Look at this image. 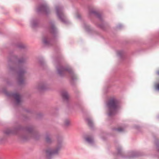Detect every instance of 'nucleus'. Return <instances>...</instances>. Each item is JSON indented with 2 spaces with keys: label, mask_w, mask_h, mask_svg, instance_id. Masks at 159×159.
I'll list each match as a JSON object with an SVG mask.
<instances>
[{
  "label": "nucleus",
  "mask_w": 159,
  "mask_h": 159,
  "mask_svg": "<svg viewBox=\"0 0 159 159\" xmlns=\"http://www.w3.org/2000/svg\"><path fill=\"white\" fill-rule=\"evenodd\" d=\"M107 114L111 116L115 114L117 110L119 109L117 100L115 97L112 98L107 103Z\"/></svg>",
  "instance_id": "nucleus-1"
},
{
  "label": "nucleus",
  "mask_w": 159,
  "mask_h": 159,
  "mask_svg": "<svg viewBox=\"0 0 159 159\" xmlns=\"http://www.w3.org/2000/svg\"><path fill=\"white\" fill-rule=\"evenodd\" d=\"M57 15L59 18L62 22H65V17L62 8L60 7L56 8Z\"/></svg>",
  "instance_id": "nucleus-2"
},
{
  "label": "nucleus",
  "mask_w": 159,
  "mask_h": 159,
  "mask_svg": "<svg viewBox=\"0 0 159 159\" xmlns=\"http://www.w3.org/2000/svg\"><path fill=\"white\" fill-rule=\"evenodd\" d=\"M61 148V146H60L57 147L54 150L49 149L47 151V152L48 154L49 155L57 154L60 150Z\"/></svg>",
  "instance_id": "nucleus-3"
},
{
  "label": "nucleus",
  "mask_w": 159,
  "mask_h": 159,
  "mask_svg": "<svg viewBox=\"0 0 159 159\" xmlns=\"http://www.w3.org/2000/svg\"><path fill=\"white\" fill-rule=\"evenodd\" d=\"M85 141L90 144H92L94 142L93 138L90 136H87L84 137Z\"/></svg>",
  "instance_id": "nucleus-4"
},
{
  "label": "nucleus",
  "mask_w": 159,
  "mask_h": 159,
  "mask_svg": "<svg viewBox=\"0 0 159 159\" xmlns=\"http://www.w3.org/2000/svg\"><path fill=\"white\" fill-rule=\"evenodd\" d=\"M13 97L15 99L17 104H19L20 102V95L17 93L13 94Z\"/></svg>",
  "instance_id": "nucleus-5"
},
{
  "label": "nucleus",
  "mask_w": 159,
  "mask_h": 159,
  "mask_svg": "<svg viewBox=\"0 0 159 159\" xmlns=\"http://www.w3.org/2000/svg\"><path fill=\"white\" fill-rule=\"evenodd\" d=\"M57 69L58 74L60 75H61L62 73L64 72L66 70H68V69H66L61 67H58Z\"/></svg>",
  "instance_id": "nucleus-6"
},
{
  "label": "nucleus",
  "mask_w": 159,
  "mask_h": 159,
  "mask_svg": "<svg viewBox=\"0 0 159 159\" xmlns=\"http://www.w3.org/2000/svg\"><path fill=\"white\" fill-rule=\"evenodd\" d=\"M62 96L63 98L66 99H67L69 97L68 93L66 91H63L61 93Z\"/></svg>",
  "instance_id": "nucleus-7"
},
{
  "label": "nucleus",
  "mask_w": 159,
  "mask_h": 159,
  "mask_svg": "<svg viewBox=\"0 0 159 159\" xmlns=\"http://www.w3.org/2000/svg\"><path fill=\"white\" fill-rule=\"evenodd\" d=\"M154 88L156 90L159 91V80L155 83Z\"/></svg>",
  "instance_id": "nucleus-8"
},
{
  "label": "nucleus",
  "mask_w": 159,
  "mask_h": 159,
  "mask_svg": "<svg viewBox=\"0 0 159 159\" xmlns=\"http://www.w3.org/2000/svg\"><path fill=\"white\" fill-rule=\"evenodd\" d=\"M43 41L45 44H47L49 43V39L48 37H44L43 39Z\"/></svg>",
  "instance_id": "nucleus-9"
},
{
  "label": "nucleus",
  "mask_w": 159,
  "mask_h": 159,
  "mask_svg": "<svg viewBox=\"0 0 159 159\" xmlns=\"http://www.w3.org/2000/svg\"><path fill=\"white\" fill-rule=\"evenodd\" d=\"M70 121L68 119H66L64 122V124L65 125L67 126L70 125Z\"/></svg>",
  "instance_id": "nucleus-10"
},
{
  "label": "nucleus",
  "mask_w": 159,
  "mask_h": 159,
  "mask_svg": "<svg viewBox=\"0 0 159 159\" xmlns=\"http://www.w3.org/2000/svg\"><path fill=\"white\" fill-rule=\"evenodd\" d=\"M46 86V84L44 83H41L39 85V88L41 89H44Z\"/></svg>",
  "instance_id": "nucleus-11"
},
{
  "label": "nucleus",
  "mask_w": 159,
  "mask_h": 159,
  "mask_svg": "<svg viewBox=\"0 0 159 159\" xmlns=\"http://www.w3.org/2000/svg\"><path fill=\"white\" fill-rule=\"evenodd\" d=\"M51 30H52V32H55L56 31V27H55V26H54V25H52V27H51Z\"/></svg>",
  "instance_id": "nucleus-12"
},
{
  "label": "nucleus",
  "mask_w": 159,
  "mask_h": 159,
  "mask_svg": "<svg viewBox=\"0 0 159 159\" xmlns=\"http://www.w3.org/2000/svg\"><path fill=\"white\" fill-rule=\"evenodd\" d=\"M47 9V8L45 7H44V6H43V7H41V10H43L46 12H47V11H46Z\"/></svg>",
  "instance_id": "nucleus-13"
},
{
  "label": "nucleus",
  "mask_w": 159,
  "mask_h": 159,
  "mask_svg": "<svg viewBox=\"0 0 159 159\" xmlns=\"http://www.w3.org/2000/svg\"><path fill=\"white\" fill-rule=\"evenodd\" d=\"M116 130L118 131V132H121L124 130V129L123 128H120L115 129Z\"/></svg>",
  "instance_id": "nucleus-14"
},
{
  "label": "nucleus",
  "mask_w": 159,
  "mask_h": 159,
  "mask_svg": "<svg viewBox=\"0 0 159 159\" xmlns=\"http://www.w3.org/2000/svg\"><path fill=\"white\" fill-rule=\"evenodd\" d=\"M123 52L122 51H118L117 52V54L118 56H120L121 54H122Z\"/></svg>",
  "instance_id": "nucleus-15"
},
{
  "label": "nucleus",
  "mask_w": 159,
  "mask_h": 159,
  "mask_svg": "<svg viewBox=\"0 0 159 159\" xmlns=\"http://www.w3.org/2000/svg\"><path fill=\"white\" fill-rule=\"evenodd\" d=\"M46 141L48 142H49L50 141V138L49 136H47L46 137Z\"/></svg>",
  "instance_id": "nucleus-16"
},
{
  "label": "nucleus",
  "mask_w": 159,
  "mask_h": 159,
  "mask_svg": "<svg viewBox=\"0 0 159 159\" xmlns=\"http://www.w3.org/2000/svg\"><path fill=\"white\" fill-rule=\"evenodd\" d=\"M75 17L76 18L79 19L80 17V15L79 14H77L75 15Z\"/></svg>",
  "instance_id": "nucleus-17"
},
{
  "label": "nucleus",
  "mask_w": 159,
  "mask_h": 159,
  "mask_svg": "<svg viewBox=\"0 0 159 159\" xmlns=\"http://www.w3.org/2000/svg\"><path fill=\"white\" fill-rule=\"evenodd\" d=\"M130 155L131 156L130 157H134V152H131L130 153Z\"/></svg>",
  "instance_id": "nucleus-18"
},
{
  "label": "nucleus",
  "mask_w": 159,
  "mask_h": 159,
  "mask_svg": "<svg viewBox=\"0 0 159 159\" xmlns=\"http://www.w3.org/2000/svg\"><path fill=\"white\" fill-rule=\"evenodd\" d=\"M20 48H23L24 47L23 45L21 44L19 46Z\"/></svg>",
  "instance_id": "nucleus-19"
},
{
  "label": "nucleus",
  "mask_w": 159,
  "mask_h": 159,
  "mask_svg": "<svg viewBox=\"0 0 159 159\" xmlns=\"http://www.w3.org/2000/svg\"><path fill=\"white\" fill-rule=\"evenodd\" d=\"M122 149L121 148V147L119 148H118L117 149V150L118 151L120 152V149L121 150Z\"/></svg>",
  "instance_id": "nucleus-20"
},
{
  "label": "nucleus",
  "mask_w": 159,
  "mask_h": 159,
  "mask_svg": "<svg viewBox=\"0 0 159 159\" xmlns=\"http://www.w3.org/2000/svg\"><path fill=\"white\" fill-rule=\"evenodd\" d=\"M34 23V21H33V22H31V25L32 26H34V23Z\"/></svg>",
  "instance_id": "nucleus-21"
},
{
  "label": "nucleus",
  "mask_w": 159,
  "mask_h": 159,
  "mask_svg": "<svg viewBox=\"0 0 159 159\" xmlns=\"http://www.w3.org/2000/svg\"><path fill=\"white\" fill-rule=\"evenodd\" d=\"M88 123L89 125H90L91 124V121H89L88 120Z\"/></svg>",
  "instance_id": "nucleus-22"
},
{
  "label": "nucleus",
  "mask_w": 159,
  "mask_h": 159,
  "mask_svg": "<svg viewBox=\"0 0 159 159\" xmlns=\"http://www.w3.org/2000/svg\"><path fill=\"white\" fill-rule=\"evenodd\" d=\"M5 133H6V134H10V132H7V131H6L5 132Z\"/></svg>",
  "instance_id": "nucleus-23"
},
{
  "label": "nucleus",
  "mask_w": 159,
  "mask_h": 159,
  "mask_svg": "<svg viewBox=\"0 0 159 159\" xmlns=\"http://www.w3.org/2000/svg\"><path fill=\"white\" fill-rule=\"evenodd\" d=\"M22 73V71H20V72H19V75H20Z\"/></svg>",
  "instance_id": "nucleus-24"
},
{
  "label": "nucleus",
  "mask_w": 159,
  "mask_h": 159,
  "mask_svg": "<svg viewBox=\"0 0 159 159\" xmlns=\"http://www.w3.org/2000/svg\"><path fill=\"white\" fill-rule=\"evenodd\" d=\"M68 71H69V73H71V72H72V71H71V70H68Z\"/></svg>",
  "instance_id": "nucleus-25"
},
{
  "label": "nucleus",
  "mask_w": 159,
  "mask_h": 159,
  "mask_svg": "<svg viewBox=\"0 0 159 159\" xmlns=\"http://www.w3.org/2000/svg\"><path fill=\"white\" fill-rule=\"evenodd\" d=\"M157 75H159V71L157 72Z\"/></svg>",
  "instance_id": "nucleus-26"
},
{
  "label": "nucleus",
  "mask_w": 159,
  "mask_h": 159,
  "mask_svg": "<svg viewBox=\"0 0 159 159\" xmlns=\"http://www.w3.org/2000/svg\"><path fill=\"white\" fill-rule=\"evenodd\" d=\"M12 70V68H10V70Z\"/></svg>",
  "instance_id": "nucleus-27"
},
{
  "label": "nucleus",
  "mask_w": 159,
  "mask_h": 159,
  "mask_svg": "<svg viewBox=\"0 0 159 159\" xmlns=\"http://www.w3.org/2000/svg\"><path fill=\"white\" fill-rule=\"evenodd\" d=\"M20 81H19V83H21V82H20Z\"/></svg>",
  "instance_id": "nucleus-28"
}]
</instances>
